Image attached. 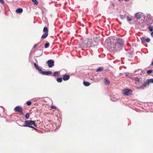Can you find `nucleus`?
<instances>
[{"instance_id": "nucleus-1", "label": "nucleus", "mask_w": 153, "mask_h": 153, "mask_svg": "<svg viewBox=\"0 0 153 153\" xmlns=\"http://www.w3.org/2000/svg\"><path fill=\"white\" fill-rule=\"evenodd\" d=\"M105 45L108 50L112 52L114 50H117V45L114 41L113 38H110L107 39L105 42Z\"/></svg>"}, {"instance_id": "nucleus-2", "label": "nucleus", "mask_w": 153, "mask_h": 153, "mask_svg": "<svg viewBox=\"0 0 153 153\" xmlns=\"http://www.w3.org/2000/svg\"><path fill=\"white\" fill-rule=\"evenodd\" d=\"M86 40L87 47H93L97 45L98 43L99 39L97 38H94L93 39H87Z\"/></svg>"}, {"instance_id": "nucleus-3", "label": "nucleus", "mask_w": 153, "mask_h": 153, "mask_svg": "<svg viewBox=\"0 0 153 153\" xmlns=\"http://www.w3.org/2000/svg\"><path fill=\"white\" fill-rule=\"evenodd\" d=\"M114 41L115 43V44L117 45L116 48L117 50L120 51L121 50L124 45L123 40L122 39L116 38V39H114Z\"/></svg>"}, {"instance_id": "nucleus-4", "label": "nucleus", "mask_w": 153, "mask_h": 153, "mask_svg": "<svg viewBox=\"0 0 153 153\" xmlns=\"http://www.w3.org/2000/svg\"><path fill=\"white\" fill-rule=\"evenodd\" d=\"M25 124L23 125V126L24 127H29L33 128L34 130H36V129L32 125H33L34 126L36 127V125L35 123V121L32 120H26L25 121Z\"/></svg>"}, {"instance_id": "nucleus-5", "label": "nucleus", "mask_w": 153, "mask_h": 153, "mask_svg": "<svg viewBox=\"0 0 153 153\" xmlns=\"http://www.w3.org/2000/svg\"><path fill=\"white\" fill-rule=\"evenodd\" d=\"M122 91L123 95L125 96L131 95L132 92V90L128 88H126L123 90Z\"/></svg>"}, {"instance_id": "nucleus-6", "label": "nucleus", "mask_w": 153, "mask_h": 153, "mask_svg": "<svg viewBox=\"0 0 153 153\" xmlns=\"http://www.w3.org/2000/svg\"><path fill=\"white\" fill-rule=\"evenodd\" d=\"M14 111L15 112H18L22 114H23V109L22 107L20 106H18L14 108Z\"/></svg>"}, {"instance_id": "nucleus-7", "label": "nucleus", "mask_w": 153, "mask_h": 153, "mask_svg": "<svg viewBox=\"0 0 153 153\" xmlns=\"http://www.w3.org/2000/svg\"><path fill=\"white\" fill-rule=\"evenodd\" d=\"M135 17L137 20L140 19L141 17H144V14L141 12H137L134 15Z\"/></svg>"}, {"instance_id": "nucleus-8", "label": "nucleus", "mask_w": 153, "mask_h": 153, "mask_svg": "<svg viewBox=\"0 0 153 153\" xmlns=\"http://www.w3.org/2000/svg\"><path fill=\"white\" fill-rule=\"evenodd\" d=\"M86 40H85L84 41H81L79 42V47L82 49V48L87 47Z\"/></svg>"}, {"instance_id": "nucleus-9", "label": "nucleus", "mask_w": 153, "mask_h": 153, "mask_svg": "<svg viewBox=\"0 0 153 153\" xmlns=\"http://www.w3.org/2000/svg\"><path fill=\"white\" fill-rule=\"evenodd\" d=\"M54 60L50 59L48 60L47 62V63L48 64V67L50 68H51L54 65Z\"/></svg>"}, {"instance_id": "nucleus-10", "label": "nucleus", "mask_w": 153, "mask_h": 153, "mask_svg": "<svg viewBox=\"0 0 153 153\" xmlns=\"http://www.w3.org/2000/svg\"><path fill=\"white\" fill-rule=\"evenodd\" d=\"M148 85V84L147 82H144L142 85H140L138 87H137L136 89H141L143 90L144 88L146 87V86Z\"/></svg>"}, {"instance_id": "nucleus-11", "label": "nucleus", "mask_w": 153, "mask_h": 153, "mask_svg": "<svg viewBox=\"0 0 153 153\" xmlns=\"http://www.w3.org/2000/svg\"><path fill=\"white\" fill-rule=\"evenodd\" d=\"M34 65L38 71L41 74L42 70L41 69V67L39 66L38 65L36 64L35 63H34Z\"/></svg>"}, {"instance_id": "nucleus-12", "label": "nucleus", "mask_w": 153, "mask_h": 153, "mask_svg": "<svg viewBox=\"0 0 153 153\" xmlns=\"http://www.w3.org/2000/svg\"><path fill=\"white\" fill-rule=\"evenodd\" d=\"M41 74L43 75H51L52 74V72L51 71H42Z\"/></svg>"}, {"instance_id": "nucleus-13", "label": "nucleus", "mask_w": 153, "mask_h": 153, "mask_svg": "<svg viewBox=\"0 0 153 153\" xmlns=\"http://www.w3.org/2000/svg\"><path fill=\"white\" fill-rule=\"evenodd\" d=\"M70 76L68 75H65L63 76V79L64 81H67L69 79Z\"/></svg>"}, {"instance_id": "nucleus-14", "label": "nucleus", "mask_w": 153, "mask_h": 153, "mask_svg": "<svg viewBox=\"0 0 153 153\" xmlns=\"http://www.w3.org/2000/svg\"><path fill=\"white\" fill-rule=\"evenodd\" d=\"M142 73V71L140 69H138L137 71H135V74L136 75L140 74L141 75Z\"/></svg>"}, {"instance_id": "nucleus-15", "label": "nucleus", "mask_w": 153, "mask_h": 153, "mask_svg": "<svg viewBox=\"0 0 153 153\" xmlns=\"http://www.w3.org/2000/svg\"><path fill=\"white\" fill-rule=\"evenodd\" d=\"M60 75V72L59 71H56L53 73V76L55 77L59 76Z\"/></svg>"}, {"instance_id": "nucleus-16", "label": "nucleus", "mask_w": 153, "mask_h": 153, "mask_svg": "<svg viewBox=\"0 0 153 153\" xmlns=\"http://www.w3.org/2000/svg\"><path fill=\"white\" fill-rule=\"evenodd\" d=\"M146 82L148 84V85H149L150 83H153V78L147 79Z\"/></svg>"}, {"instance_id": "nucleus-17", "label": "nucleus", "mask_w": 153, "mask_h": 153, "mask_svg": "<svg viewBox=\"0 0 153 153\" xmlns=\"http://www.w3.org/2000/svg\"><path fill=\"white\" fill-rule=\"evenodd\" d=\"M23 9L21 8H18L16 10V12L17 13H21Z\"/></svg>"}, {"instance_id": "nucleus-18", "label": "nucleus", "mask_w": 153, "mask_h": 153, "mask_svg": "<svg viewBox=\"0 0 153 153\" xmlns=\"http://www.w3.org/2000/svg\"><path fill=\"white\" fill-rule=\"evenodd\" d=\"M48 35V33L47 32H45L44 33L42 36V38L44 39L46 38Z\"/></svg>"}, {"instance_id": "nucleus-19", "label": "nucleus", "mask_w": 153, "mask_h": 153, "mask_svg": "<svg viewBox=\"0 0 153 153\" xmlns=\"http://www.w3.org/2000/svg\"><path fill=\"white\" fill-rule=\"evenodd\" d=\"M84 85L85 86H89L90 85V83L88 82L84 81L83 82Z\"/></svg>"}, {"instance_id": "nucleus-20", "label": "nucleus", "mask_w": 153, "mask_h": 153, "mask_svg": "<svg viewBox=\"0 0 153 153\" xmlns=\"http://www.w3.org/2000/svg\"><path fill=\"white\" fill-rule=\"evenodd\" d=\"M56 80L58 82H61L62 81V78H59L57 79Z\"/></svg>"}, {"instance_id": "nucleus-21", "label": "nucleus", "mask_w": 153, "mask_h": 153, "mask_svg": "<svg viewBox=\"0 0 153 153\" xmlns=\"http://www.w3.org/2000/svg\"><path fill=\"white\" fill-rule=\"evenodd\" d=\"M48 28L46 27H44V29H43V32L45 33V32H47L48 33Z\"/></svg>"}, {"instance_id": "nucleus-22", "label": "nucleus", "mask_w": 153, "mask_h": 153, "mask_svg": "<svg viewBox=\"0 0 153 153\" xmlns=\"http://www.w3.org/2000/svg\"><path fill=\"white\" fill-rule=\"evenodd\" d=\"M103 70V68L102 67H99L97 70V72H99L102 71Z\"/></svg>"}, {"instance_id": "nucleus-23", "label": "nucleus", "mask_w": 153, "mask_h": 153, "mask_svg": "<svg viewBox=\"0 0 153 153\" xmlns=\"http://www.w3.org/2000/svg\"><path fill=\"white\" fill-rule=\"evenodd\" d=\"M148 29L150 31L152 32L153 30L152 26H149L148 27Z\"/></svg>"}, {"instance_id": "nucleus-24", "label": "nucleus", "mask_w": 153, "mask_h": 153, "mask_svg": "<svg viewBox=\"0 0 153 153\" xmlns=\"http://www.w3.org/2000/svg\"><path fill=\"white\" fill-rule=\"evenodd\" d=\"M33 4L35 5H37L38 4V2L36 0H32Z\"/></svg>"}, {"instance_id": "nucleus-25", "label": "nucleus", "mask_w": 153, "mask_h": 153, "mask_svg": "<svg viewBox=\"0 0 153 153\" xmlns=\"http://www.w3.org/2000/svg\"><path fill=\"white\" fill-rule=\"evenodd\" d=\"M105 82L106 84H110V82L106 79H105Z\"/></svg>"}, {"instance_id": "nucleus-26", "label": "nucleus", "mask_w": 153, "mask_h": 153, "mask_svg": "<svg viewBox=\"0 0 153 153\" xmlns=\"http://www.w3.org/2000/svg\"><path fill=\"white\" fill-rule=\"evenodd\" d=\"M49 46V44L48 43H46L45 44V48H46L48 47Z\"/></svg>"}, {"instance_id": "nucleus-27", "label": "nucleus", "mask_w": 153, "mask_h": 153, "mask_svg": "<svg viewBox=\"0 0 153 153\" xmlns=\"http://www.w3.org/2000/svg\"><path fill=\"white\" fill-rule=\"evenodd\" d=\"M140 39L142 42H145L146 40V39L145 38L143 37H140Z\"/></svg>"}, {"instance_id": "nucleus-28", "label": "nucleus", "mask_w": 153, "mask_h": 153, "mask_svg": "<svg viewBox=\"0 0 153 153\" xmlns=\"http://www.w3.org/2000/svg\"><path fill=\"white\" fill-rule=\"evenodd\" d=\"M152 70H148L147 71V73L149 74H150L152 72Z\"/></svg>"}, {"instance_id": "nucleus-29", "label": "nucleus", "mask_w": 153, "mask_h": 153, "mask_svg": "<svg viewBox=\"0 0 153 153\" xmlns=\"http://www.w3.org/2000/svg\"><path fill=\"white\" fill-rule=\"evenodd\" d=\"M134 80H135L137 81L138 82H139V80H140L139 79V78L136 77H134Z\"/></svg>"}, {"instance_id": "nucleus-30", "label": "nucleus", "mask_w": 153, "mask_h": 153, "mask_svg": "<svg viewBox=\"0 0 153 153\" xmlns=\"http://www.w3.org/2000/svg\"><path fill=\"white\" fill-rule=\"evenodd\" d=\"M126 76H128L129 78H131V74L129 73H126Z\"/></svg>"}, {"instance_id": "nucleus-31", "label": "nucleus", "mask_w": 153, "mask_h": 153, "mask_svg": "<svg viewBox=\"0 0 153 153\" xmlns=\"http://www.w3.org/2000/svg\"><path fill=\"white\" fill-rule=\"evenodd\" d=\"M31 104V102L30 101H28L27 102V104L28 105H30Z\"/></svg>"}, {"instance_id": "nucleus-32", "label": "nucleus", "mask_w": 153, "mask_h": 153, "mask_svg": "<svg viewBox=\"0 0 153 153\" xmlns=\"http://www.w3.org/2000/svg\"><path fill=\"white\" fill-rule=\"evenodd\" d=\"M120 18L121 19H123L125 18V16H123V15H120Z\"/></svg>"}, {"instance_id": "nucleus-33", "label": "nucleus", "mask_w": 153, "mask_h": 153, "mask_svg": "<svg viewBox=\"0 0 153 153\" xmlns=\"http://www.w3.org/2000/svg\"><path fill=\"white\" fill-rule=\"evenodd\" d=\"M150 41V39L149 38H148L146 39V40H145V42H149Z\"/></svg>"}, {"instance_id": "nucleus-34", "label": "nucleus", "mask_w": 153, "mask_h": 153, "mask_svg": "<svg viewBox=\"0 0 153 153\" xmlns=\"http://www.w3.org/2000/svg\"><path fill=\"white\" fill-rule=\"evenodd\" d=\"M127 19L129 21H130L132 20V19L129 17L128 16L127 17Z\"/></svg>"}, {"instance_id": "nucleus-35", "label": "nucleus", "mask_w": 153, "mask_h": 153, "mask_svg": "<svg viewBox=\"0 0 153 153\" xmlns=\"http://www.w3.org/2000/svg\"><path fill=\"white\" fill-rule=\"evenodd\" d=\"M51 108L52 109H56V107L54 105H52L51 107Z\"/></svg>"}, {"instance_id": "nucleus-36", "label": "nucleus", "mask_w": 153, "mask_h": 153, "mask_svg": "<svg viewBox=\"0 0 153 153\" xmlns=\"http://www.w3.org/2000/svg\"><path fill=\"white\" fill-rule=\"evenodd\" d=\"M38 45V43H37V44H35L34 45V46H33V48H36L37 46Z\"/></svg>"}, {"instance_id": "nucleus-37", "label": "nucleus", "mask_w": 153, "mask_h": 153, "mask_svg": "<svg viewBox=\"0 0 153 153\" xmlns=\"http://www.w3.org/2000/svg\"><path fill=\"white\" fill-rule=\"evenodd\" d=\"M0 3L1 4H4V1L3 0H0Z\"/></svg>"}, {"instance_id": "nucleus-38", "label": "nucleus", "mask_w": 153, "mask_h": 153, "mask_svg": "<svg viewBox=\"0 0 153 153\" xmlns=\"http://www.w3.org/2000/svg\"><path fill=\"white\" fill-rule=\"evenodd\" d=\"M25 118L26 119H28L30 117V115H25Z\"/></svg>"}, {"instance_id": "nucleus-39", "label": "nucleus", "mask_w": 153, "mask_h": 153, "mask_svg": "<svg viewBox=\"0 0 153 153\" xmlns=\"http://www.w3.org/2000/svg\"><path fill=\"white\" fill-rule=\"evenodd\" d=\"M151 36L153 37V32H152L151 33Z\"/></svg>"}, {"instance_id": "nucleus-40", "label": "nucleus", "mask_w": 153, "mask_h": 153, "mask_svg": "<svg viewBox=\"0 0 153 153\" xmlns=\"http://www.w3.org/2000/svg\"><path fill=\"white\" fill-rule=\"evenodd\" d=\"M111 5H112L113 6V7H114V6H115V5H114V4H111Z\"/></svg>"}, {"instance_id": "nucleus-41", "label": "nucleus", "mask_w": 153, "mask_h": 153, "mask_svg": "<svg viewBox=\"0 0 153 153\" xmlns=\"http://www.w3.org/2000/svg\"><path fill=\"white\" fill-rule=\"evenodd\" d=\"M26 115H30V114L28 113H27Z\"/></svg>"}, {"instance_id": "nucleus-42", "label": "nucleus", "mask_w": 153, "mask_h": 153, "mask_svg": "<svg viewBox=\"0 0 153 153\" xmlns=\"http://www.w3.org/2000/svg\"><path fill=\"white\" fill-rule=\"evenodd\" d=\"M151 64L152 65H153V61H152V63H151Z\"/></svg>"}, {"instance_id": "nucleus-43", "label": "nucleus", "mask_w": 153, "mask_h": 153, "mask_svg": "<svg viewBox=\"0 0 153 153\" xmlns=\"http://www.w3.org/2000/svg\"><path fill=\"white\" fill-rule=\"evenodd\" d=\"M129 0H126V1H128Z\"/></svg>"}, {"instance_id": "nucleus-44", "label": "nucleus", "mask_w": 153, "mask_h": 153, "mask_svg": "<svg viewBox=\"0 0 153 153\" xmlns=\"http://www.w3.org/2000/svg\"><path fill=\"white\" fill-rule=\"evenodd\" d=\"M152 27H153V26H152Z\"/></svg>"}]
</instances>
